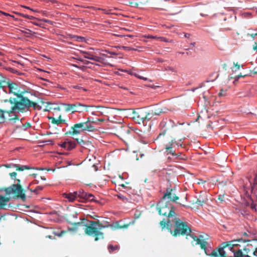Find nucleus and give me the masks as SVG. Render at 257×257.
<instances>
[{"label": "nucleus", "instance_id": "obj_48", "mask_svg": "<svg viewBox=\"0 0 257 257\" xmlns=\"http://www.w3.org/2000/svg\"><path fill=\"white\" fill-rule=\"evenodd\" d=\"M52 122L53 123H55V124H57V119L55 118H53L52 120Z\"/></svg>", "mask_w": 257, "mask_h": 257}, {"label": "nucleus", "instance_id": "obj_10", "mask_svg": "<svg viewBox=\"0 0 257 257\" xmlns=\"http://www.w3.org/2000/svg\"><path fill=\"white\" fill-rule=\"evenodd\" d=\"M7 87L5 88V92L9 94H13L15 95H19L18 93L19 92V85L15 83L8 81Z\"/></svg>", "mask_w": 257, "mask_h": 257}, {"label": "nucleus", "instance_id": "obj_43", "mask_svg": "<svg viewBox=\"0 0 257 257\" xmlns=\"http://www.w3.org/2000/svg\"><path fill=\"white\" fill-rule=\"evenodd\" d=\"M43 188V187L39 186L34 190V192L37 193L39 191L42 190Z\"/></svg>", "mask_w": 257, "mask_h": 257}, {"label": "nucleus", "instance_id": "obj_30", "mask_svg": "<svg viewBox=\"0 0 257 257\" xmlns=\"http://www.w3.org/2000/svg\"><path fill=\"white\" fill-rule=\"evenodd\" d=\"M71 87L72 88H74V89H78L80 90H83L84 91H86L87 90L85 88L81 87L80 85H72L71 86Z\"/></svg>", "mask_w": 257, "mask_h": 257}, {"label": "nucleus", "instance_id": "obj_54", "mask_svg": "<svg viewBox=\"0 0 257 257\" xmlns=\"http://www.w3.org/2000/svg\"><path fill=\"white\" fill-rule=\"evenodd\" d=\"M72 66L75 67H76V68H80V67L78 66V65H76V64H73Z\"/></svg>", "mask_w": 257, "mask_h": 257}, {"label": "nucleus", "instance_id": "obj_58", "mask_svg": "<svg viewBox=\"0 0 257 257\" xmlns=\"http://www.w3.org/2000/svg\"><path fill=\"white\" fill-rule=\"evenodd\" d=\"M44 21L46 22V23H50V21L48 20H44Z\"/></svg>", "mask_w": 257, "mask_h": 257}, {"label": "nucleus", "instance_id": "obj_64", "mask_svg": "<svg viewBox=\"0 0 257 257\" xmlns=\"http://www.w3.org/2000/svg\"><path fill=\"white\" fill-rule=\"evenodd\" d=\"M74 224H76V225H79V224H81V222H77V223H74Z\"/></svg>", "mask_w": 257, "mask_h": 257}, {"label": "nucleus", "instance_id": "obj_50", "mask_svg": "<svg viewBox=\"0 0 257 257\" xmlns=\"http://www.w3.org/2000/svg\"><path fill=\"white\" fill-rule=\"evenodd\" d=\"M68 230H70V231H76L77 228L76 227H75V228H70V227H69L68 228Z\"/></svg>", "mask_w": 257, "mask_h": 257}, {"label": "nucleus", "instance_id": "obj_1", "mask_svg": "<svg viewBox=\"0 0 257 257\" xmlns=\"http://www.w3.org/2000/svg\"><path fill=\"white\" fill-rule=\"evenodd\" d=\"M18 97L20 99L19 101H16L14 99V102L11 99L5 101V105L9 108L6 110V112L10 121L19 120L18 113L31 107L32 102L29 99L21 94L18 95Z\"/></svg>", "mask_w": 257, "mask_h": 257}, {"label": "nucleus", "instance_id": "obj_20", "mask_svg": "<svg viewBox=\"0 0 257 257\" xmlns=\"http://www.w3.org/2000/svg\"><path fill=\"white\" fill-rule=\"evenodd\" d=\"M70 38L77 42H86V38L84 37L79 36L75 35H71Z\"/></svg>", "mask_w": 257, "mask_h": 257}, {"label": "nucleus", "instance_id": "obj_41", "mask_svg": "<svg viewBox=\"0 0 257 257\" xmlns=\"http://www.w3.org/2000/svg\"><path fill=\"white\" fill-rule=\"evenodd\" d=\"M158 40H160L161 41L165 42H169L168 39L165 37H159Z\"/></svg>", "mask_w": 257, "mask_h": 257}, {"label": "nucleus", "instance_id": "obj_60", "mask_svg": "<svg viewBox=\"0 0 257 257\" xmlns=\"http://www.w3.org/2000/svg\"><path fill=\"white\" fill-rule=\"evenodd\" d=\"M195 45V42H193V43H191V45H192V46H194Z\"/></svg>", "mask_w": 257, "mask_h": 257}, {"label": "nucleus", "instance_id": "obj_15", "mask_svg": "<svg viewBox=\"0 0 257 257\" xmlns=\"http://www.w3.org/2000/svg\"><path fill=\"white\" fill-rule=\"evenodd\" d=\"M76 193L74 192L73 193H64L62 195L63 197L66 198L68 201L73 202L77 198L76 196Z\"/></svg>", "mask_w": 257, "mask_h": 257}, {"label": "nucleus", "instance_id": "obj_61", "mask_svg": "<svg viewBox=\"0 0 257 257\" xmlns=\"http://www.w3.org/2000/svg\"><path fill=\"white\" fill-rule=\"evenodd\" d=\"M254 71L255 73H257V68L256 67L254 69Z\"/></svg>", "mask_w": 257, "mask_h": 257}, {"label": "nucleus", "instance_id": "obj_32", "mask_svg": "<svg viewBox=\"0 0 257 257\" xmlns=\"http://www.w3.org/2000/svg\"><path fill=\"white\" fill-rule=\"evenodd\" d=\"M117 197L120 200H122L124 202L127 201L128 199L121 194H118L117 195Z\"/></svg>", "mask_w": 257, "mask_h": 257}, {"label": "nucleus", "instance_id": "obj_57", "mask_svg": "<svg viewBox=\"0 0 257 257\" xmlns=\"http://www.w3.org/2000/svg\"><path fill=\"white\" fill-rule=\"evenodd\" d=\"M189 36H190V34H186L185 35V37L186 38H188Z\"/></svg>", "mask_w": 257, "mask_h": 257}, {"label": "nucleus", "instance_id": "obj_55", "mask_svg": "<svg viewBox=\"0 0 257 257\" xmlns=\"http://www.w3.org/2000/svg\"><path fill=\"white\" fill-rule=\"evenodd\" d=\"M255 46L253 47V49L257 50V43H255Z\"/></svg>", "mask_w": 257, "mask_h": 257}, {"label": "nucleus", "instance_id": "obj_24", "mask_svg": "<svg viewBox=\"0 0 257 257\" xmlns=\"http://www.w3.org/2000/svg\"><path fill=\"white\" fill-rule=\"evenodd\" d=\"M115 48H118L120 49H123L126 51H133V50L136 51V49L134 48L127 47V46H115Z\"/></svg>", "mask_w": 257, "mask_h": 257}, {"label": "nucleus", "instance_id": "obj_40", "mask_svg": "<svg viewBox=\"0 0 257 257\" xmlns=\"http://www.w3.org/2000/svg\"><path fill=\"white\" fill-rule=\"evenodd\" d=\"M226 94V90H224L223 89H221L219 93H218V95L220 97L225 96Z\"/></svg>", "mask_w": 257, "mask_h": 257}, {"label": "nucleus", "instance_id": "obj_51", "mask_svg": "<svg viewBox=\"0 0 257 257\" xmlns=\"http://www.w3.org/2000/svg\"><path fill=\"white\" fill-rule=\"evenodd\" d=\"M22 7L26 8V9L30 10H31L32 11H34L33 9H31L30 7H27V6H22Z\"/></svg>", "mask_w": 257, "mask_h": 257}, {"label": "nucleus", "instance_id": "obj_14", "mask_svg": "<svg viewBox=\"0 0 257 257\" xmlns=\"http://www.w3.org/2000/svg\"><path fill=\"white\" fill-rule=\"evenodd\" d=\"M61 146L68 150H71L75 147L76 143L72 141H65L62 143Z\"/></svg>", "mask_w": 257, "mask_h": 257}, {"label": "nucleus", "instance_id": "obj_3", "mask_svg": "<svg viewBox=\"0 0 257 257\" xmlns=\"http://www.w3.org/2000/svg\"><path fill=\"white\" fill-rule=\"evenodd\" d=\"M248 183L243 185V187L246 193L248 195L251 193L250 195V201L247 203V206L253 211H256L257 206V173L255 174L253 183L252 184L251 182L249 179H247Z\"/></svg>", "mask_w": 257, "mask_h": 257}, {"label": "nucleus", "instance_id": "obj_37", "mask_svg": "<svg viewBox=\"0 0 257 257\" xmlns=\"http://www.w3.org/2000/svg\"><path fill=\"white\" fill-rule=\"evenodd\" d=\"M105 52H106V53L107 54H109L110 55H119V53H117L114 51H110L109 50H105L104 51Z\"/></svg>", "mask_w": 257, "mask_h": 257}, {"label": "nucleus", "instance_id": "obj_39", "mask_svg": "<svg viewBox=\"0 0 257 257\" xmlns=\"http://www.w3.org/2000/svg\"><path fill=\"white\" fill-rule=\"evenodd\" d=\"M78 60L81 62H82L83 63H84L85 64H88L89 63H91V62H90L87 60H84L81 58H79ZM91 64H94V63H91ZM95 65H97V64H95Z\"/></svg>", "mask_w": 257, "mask_h": 257}, {"label": "nucleus", "instance_id": "obj_31", "mask_svg": "<svg viewBox=\"0 0 257 257\" xmlns=\"http://www.w3.org/2000/svg\"><path fill=\"white\" fill-rule=\"evenodd\" d=\"M219 253V254L222 256V257H224V255H225V250H224V248L223 247H220L218 249V251H217V253Z\"/></svg>", "mask_w": 257, "mask_h": 257}, {"label": "nucleus", "instance_id": "obj_21", "mask_svg": "<svg viewBox=\"0 0 257 257\" xmlns=\"http://www.w3.org/2000/svg\"><path fill=\"white\" fill-rule=\"evenodd\" d=\"M107 249L110 253L118 251L119 249V246L118 245H113L111 244L108 245Z\"/></svg>", "mask_w": 257, "mask_h": 257}, {"label": "nucleus", "instance_id": "obj_12", "mask_svg": "<svg viewBox=\"0 0 257 257\" xmlns=\"http://www.w3.org/2000/svg\"><path fill=\"white\" fill-rule=\"evenodd\" d=\"M4 166L8 168H12V167L16 168L17 170H19V171H24L25 169L29 170V169H31V167H30L28 165H18V164H15L13 163L5 164Z\"/></svg>", "mask_w": 257, "mask_h": 257}, {"label": "nucleus", "instance_id": "obj_56", "mask_svg": "<svg viewBox=\"0 0 257 257\" xmlns=\"http://www.w3.org/2000/svg\"><path fill=\"white\" fill-rule=\"evenodd\" d=\"M33 24L36 26H40V25L39 23H36V22H33Z\"/></svg>", "mask_w": 257, "mask_h": 257}, {"label": "nucleus", "instance_id": "obj_17", "mask_svg": "<svg viewBox=\"0 0 257 257\" xmlns=\"http://www.w3.org/2000/svg\"><path fill=\"white\" fill-rule=\"evenodd\" d=\"M124 71L127 72L128 74H130L132 76H134L136 77L137 78H139L140 79L145 80V81L148 80V78L147 77H145L140 75L138 74V73H137L134 70H124Z\"/></svg>", "mask_w": 257, "mask_h": 257}, {"label": "nucleus", "instance_id": "obj_2", "mask_svg": "<svg viewBox=\"0 0 257 257\" xmlns=\"http://www.w3.org/2000/svg\"><path fill=\"white\" fill-rule=\"evenodd\" d=\"M171 221L173 222L175 225L174 231L172 230V224L171 221H161L160 224L162 229L166 228L173 236H177L180 234L187 235L191 232V228L187 222H184L176 217L172 219Z\"/></svg>", "mask_w": 257, "mask_h": 257}, {"label": "nucleus", "instance_id": "obj_63", "mask_svg": "<svg viewBox=\"0 0 257 257\" xmlns=\"http://www.w3.org/2000/svg\"><path fill=\"white\" fill-rule=\"evenodd\" d=\"M256 253H257V248L255 249V250L253 252L254 255H255Z\"/></svg>", "mask_w": 257, "mask_h": 257}, {"label": "nucleus", "instance_id": "obj_46", "mask_svg": "<svg viewBox=\"0 0 257 257\" xmlns=\"http://www.w3.org/2000/svg\"><path fill=\"white\" fill-rule=\"evenodd\" d=\"M78 216V214L77 213H74L72 215H70V217H72L73 218H77Z\"/></svg>", "mask_w": 257, "mask_h": 257}, {"label": "nucleus", "instance_id": "obj_25", "mask_svg": "<svg viewBox=\"0 0 257 257\" xmlns=\"http://www.w3.org/2000/svg\"><path fill=\"white\" fill-rule=\"evenodd\" d=\"M82 53L83 54L84 58L88 59L91 60H92V58L93 57L94 55L85 51H82Z\"/></svg>", "mask_w": 257, "mask_h": 257}, {"label": "nucleus", "instance_id": "obj_36", "mask_svg": "<svg viewBox=\"0 0 257 257\" xmlns=\"http://www.w3.org/2000/svg\"><path fill=\"white\" fill-rule=\"evenodd\" d=\"M93 198L94 196L92 194L87 193V195L84 198V199L92 201L93 199Z\"/></svg>", "mask_w": 257, "mask_h": 257}, {"label": "nucleus", "instance_id": "obj_4", "mask_svg": "<svg viewBox=\"0 0 257 257\" xmlns=\"http://www.w3.org/2000/svg\"><path fill=\"white\" fill-rule=\"evenodd\" d=\"M157 210L160 215H167L168 218L167 221H171L172 219L175 217L176 209L169 201L165 200L164 198H162L157 205Z\"/></svg>", "mask_w": 257, "mask_h": 257}, {"label": "nucleus", "instance_id": "obj_62", "mask_svg": "<svg viewBox=\"0 0 257 257\" xmlns=\"http://www.w3.org/2000/svg\"><path fill=\"white\" fill-rule=\"evenodd\" d=\"M200 16H202V17H205V16H206L207 15H204V14H202V13H201V14H200Z\"/></svg>", "mask_w": 257, "mask_h": 257}, {"label": "nucleus", "instance_id": "obj_38", "mask_svg": "<svg viewBox=\"0 0 257 257\" xmlns=\"http://www.w3.org/2000/svg\"><path fill=\"white\" fill-rule=\"evenodd\" d=\"M158 37L157 36H154L152 35H148L145 36V38L148 39H153L158 40Z\"/></svg>", "mask_w": 257, "mask_h": 257}, {"label": "nucleus", "instance_id": "obj_7", "mask_svg": "<svg viewBox=\"0 0 257 257\" xmlns=\"http://www.w3.org/2000/svg\"><path fill=\"white\" fill-rule=\"evenodd\" d=\"M190 236L194 239V241H196V243L200 244L202 249L204 250L205 253L207 255L212 256L214 257H217V250L215 249H212L210 244L203 239L202 235L199 236L194 235L193 234H190Z\"/></svg>", "mask_w": 257, "mask_h": 257}, {"label": "nucleus", "instance_id": "obj_18", "mask_svg": "<svg viewBox=\"0 0 257 257\" xmlns=\"http://www.w3.org/2000/svg\"><path fill=\"white\" fill-rule=\"evenodd\" d=\"M9 201V198L0 196V209H6L5 206Z\"/></svg>", "mask_w": 257, "mask_h": 257}, {"label": "nucleus", "instance_id": "obj_28", "mask_svg": "<svg viewBox=\"0 0 257 257\" xmlns=\"http://www.w3.org/2000/svg\"><path fill=\"white\" fill-rule=\"evenodd\" d=\"M33 106L34 109L40 110L42 109L41 106H40L39 104H38L36 102H32L31 104V106Z\"/></svg>", "mask_w": 257, "mask_h": 257}, {"label": "nucleus", "instance_id": "obj_13", "mask_svg": "<svg viewBox=\"0 0 257 257\" xmlns=\"http://www.w3.org/2000/svg\"><path fill=\"white\" fill-rule=\"evenodd\" d=\"M169 154H171L173 157L174 160L178 161L179 160H186L187 157L182 153H175L173 150L169 151Z\"/></svg>", "mask_w": 257, "mask_h": 257}, {"label": "nucleus", "instance_id": "obj_11", "mask_svg": "<svg viewBox=\"0 0 257 257\" xmlns=\"http://www.w3.org/2000/svg\"><path fill=\"white\" fill-rule=\"evenodd\" d=\"M162 198H164L165 200L167 199L169 201H172L174 202H176L179 199V197L177 196L175 194L172 193V190L170 189H167L166 192Z\"/></svg>", "mask_w": 257, "mask_h": 257}, {"label": "nucleus", "instance_id": "obj_23", "mask_svg": "<svg viewBox=\"0 0 257 257\" xmlns=\"http://www.w3.org/2000/svg\"><path fill=\"white\" fill-rule=\"evenodd\" d=\"M154 116V111H152L148 113L146 116L145 117H141L140 119L143 121L144 122V121L145 119L147 120H150Z\"/></svg>", "mask_w": 257, "mask_h": 257}, {"label": "nucleus", "instance_id": "obj_27", "mask_svg": "<svg viewBox=\"0 0 257 257\" xmlns=\"http://www.w3.org/2000/svg\"><path fill=\"white\" fill-rule=\"evenodd\" d=\"M234 257H244L245 255H243L241 250L239 249L234 253Z\"/></svg>", "mask_w": 257, "mask_h": 257}, {"label": "nucleus", "instance_id": "obj_47", "mask_svg": "<svg viewBox=\"0 0 257 257\" xmlns=\"http://www.w3.org/2000/svg\"><path fill=\"white\" fill-rule=\"evenodd\" d=\"M162 112V111H154V115H159Z\"/></svg>", "mask_w": 257, "mask_h": 257}, {"label": "nucleus", "instance_id": "obj_45", "mask_svg": "<svg viewBox=\"0 0 257 257\" xmlns=\"http://www.w3.org/2000/svg\"><path fill=\"white\" fill-rule=\"evenodd\" d=\"M244 77V76H242V75H237V76H236L235 77H234V83L235 82V81H237L238 80V79H239L240 77Z\"/></svg>", "mask_w": 257, "mask_h": 257}, {"label": "nucleus", "instance_id": "obj_59", "mask_svg": "<svg viewBox=\"0 0 257 257\" xmlns=\"http://www.w3.org/2000/svg\"><path fill=\"white\" fill-rule=\"evenodd\" d=\"M12 72L14 73H16L17 72V70H15V69H13V70L12 71Z\"/></svg>", "mask_w": 257, "mask_h": 257}, {"label": "nucleus", "instance_id": "obj_9", "mask_svg": "<svg viewBox=\"0 0 257 257\" xmlns=\"http://www.w3.org/2000/svg\"><path fill=\"white\" fill-rule=\"evenodd\" d=\"M63 105L64 106L66 111H72V112H81L83 111L84 107H88L87 105L80 102H75L72 104L63 103Z\"/></svg>", "mask_w": 257, "mask_h": 257}, {"label": "nucleus", "instance_id": "obj_8", "mask_svg": "<svg viewBox=\"0 0 257 257\" xmlns=\"http://www.w3.org/2000/svg\"><path fill=\"white\" fill-rule=\"evenodd\" d=\"M11 179H15V182H17L16 184H14L11 186L6 189L5 191L8 194H17L21 197L22 198H25L26 196L23 193V191L21 185L19 184L20 180L19 179H16L17 176V173L13 172L10 173Z\"/></svg>", "mask_w": 257, "mask_h": 257}, {"label": "nucleus", "instance_id": "obj_52", "mask_svg": "<svg viewBox=\"0 0 257 257\" xmlns=\"http://www.w3.org/2000/svg\"><path fill=\"white\" fill-rule=\"evenodd\" d=\"M149 87L155 89L156 88L158 87L159 86H155L154 85H149Z\"/></svg>", "mask_w": 257, "mask_h": 257}, {"label": "nucleus", "instance_id": "obj_53", "mask_svg": "<svg viewBox=\"0 0 257 257\" xmlns=\"http://www.w3.org/2000/svg\"><path fill=\"white\" fill-rule=\"evenodd\" d=\"M235 67L236 68V69L238 70L240 68V66L238 64H235Z\"/></svg>", "mask_w": 257, "mask_h": 257}, {"label": "nucleus", "instance_id": "obj_42", "mask_svg": "<svg viewBox=\"0 0 257 257\" xmlns=\"http://www.w3.org/2000/svg\"><path fill=\"white\" fill-rule=\"evenodd\" d=\"M57 124H59L62 123L64 122V120H63L61 118V116H60L58 118H57Z\"/></svg>", "mask_w": 257, "mask_h": 257}, {"label": "nucleus", "instance_id": "obj_5", "mask_svg": "<svg viewBox=\"0 0 257 257\" xmlns=\"http://www.w3.org/2000/svg\"><path fill=\"white\" fill-rule=\"evenodd\" d=\"M95 130L93 125V122L87 120L85 122H79L74 124L71 126L68 133L71 135H77L82 132H92Z\"/></svg>", "mask_w": 257, "mask_h": 257}, {"label": "nucleus", "instance_id": "obj_35", "mask_svg": "<svg viewBox=\"0 0 257 257\" xmlns=\"http://www.w3.org/2000/svg\"><path fill=\"white\" fill-rule=\"evenodd\" d=\"M251 13L249 12H245L242 14V17L244 18H249L251 17Z\"/></svg>", "mask_w": 257, "mask_h": 257}, {"label": "nucleus", "instance_id": "obj_44", "mask_svg": "<svg viewBox=\"0 0 257 257\" xmlns=\"http://www.w3.org/2000/svg\"><path fill=\"white\" fill-rule=\"evenodd\" d=\"M64 233V231H61L60 233H58V232H56L55 231L53 232V234H54L55 235H57L58 236H61Z\"/></svg>", "mask_w": 257, "mask_h": 257}, {"label": "nucleus", "instance_id": "obj_6", "mask_svg": "<svg viewBox=\"0 0 257 257\" xmlns=\"http://www.w3.org/2000/svg\"><path fill=\"white\" fill-rule=\"evenodd\" d=\"M105 226L99 224L97 222L94 221H89L85 229V233L89 235H93L96 236L95 241H97L99 239L103 238V234L99 231L100 230Z\"/></svg>", "mask_w": 257, "mask_h": 257}, {"label": "nucleus", "instance_id": "obj_22", "mask_svg": "<svg viewBox=\"0 0 257 257\" xmlns=\"http://www.w3.org/2000/svg\"><path fill=\"white\" fill-rule=\"evenodd\" d=\"M74 192L76 193V196L77 198H79L84 199V198L87 195V193L85 192L83 190H79Z\"/></svg>", "mask_w": 257, "mask_h": 257}, {"label": "nucleus", "instance_id": "obj_49", "mask_svg": "<svg viewBox=\"0 0 257 257\" xmlns=\"http://www.w3.org/2000/svg\"><path fill=\"white\" fill-rule=\"evenodd\" d=\"M223 198H224L223 196H221L220 195L218 196V199L219 200H220V201H221V202L223 201V200H224Z\"/></svg>", "mask_w": 257, "mask_h": 257}, {"label": "nucleus", "instance_id": "obj_29", "mask_svg": "<svg viewBox=\"0 0 257 257\" xmlns=\"http://www.w3.org/2000/svg\"><path fill=\"white\" fill-rule=\"evenodd\" d=\"M77 143L79 144L81 147L83 148H85L86 146H87L88 145V143L87 142H86L82 140H80L79 141L78 140H76Z\"/></svg>", "mask_w": 257, "mask_h": 257}, {"label": "nucleus", "instance_id": "obj_33", "mask_svg": "<svg viewBox=\"0 0 257 257\" xmlns=\"http://www.w3.org/2000/svg\"><path fill=\"white\" fill-rule=\"evenodd\" d=\"M102 60H103V59L100 57H98L97 56H93V57L92 58V60L95 61L96 62H101Z\"/></svg>", "mask_w": 257, "mask_h": 257}, {"label": "nucleus", "instance_id": "obj_19", "mask_svg": "<svg viewBox=\"0 0 257 257\" xmlns=\"http://www.w3.org/2000/svg\"><path fill=\"white\" fill-rule=\"evenodd\" d=\"M6 107L5 110L0 109V123L4 122L6 118L8 119V116L6 112V110L9 109V108L6 106Z\"/></svg>", "mask_w": 257, "mask_h": 257}, {"label": "nucleus", "instance_id": "obj_34", "mask_svg": "<svg viewBox=\"0 0 257 257\" xmlns=\"http://www.w3.org/2000/svg\"><path fill=\"white\" fill-rule=\"evenodd\" d=\"M20 15L24 17V18H27V19H29L30 20H33L35 19V17H34L33 16H29L28 15H26V14H20Z\"/></svg>", "mask_w": 257, "mask_h": 257}, {"label": "nucleus", "instance_id": "obj_26", "mask_svg": "<svg viewBox=\"0 0 257 257\" xmlns=\"http://www.w3.org/2000/svg\"><path fill=\"white\" fill-rule=\"evenodd\" d=\"M7 83H8V81H0V89H2V90L5 92V88L7 87Z\"/></svg>", "mask_w": 257, "mask_h": 257}, {"label": "nucleus", "instance_id": "obj_16", "mask_svg": "<svg viewBox=\"0 0 257 257\" xmlns=\"http://www.w3.org/2000/svg\"><path fill=\"white\" fill-rule=\"evenodd\" d=\"M179 146H181V145L179 143L176 141L172 140L171 142H169L166 145L165 149H166L167 152L169 153V151L172 150V149L175 148L176 146L179 147Z\"/></svg>", "mask_w": 257, "mask_h": 257}]
</instances>
